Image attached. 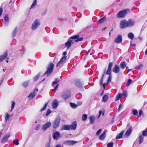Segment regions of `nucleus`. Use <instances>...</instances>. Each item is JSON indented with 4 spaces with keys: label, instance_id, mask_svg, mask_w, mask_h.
<instances>
[{
    "label": "nucleus",
    "instance_id": "obj_1",
    "mask_svg": "<svg viewBox=\"0 0 147 147\" xmlns=\"http://www.w3.org/2000/svg\"><path fill=\"white\" fill-rule=\"evenodd\" d=\"M76 39L74 42H77L78 41H81L83 40V37H80L78 35H75L72 36L69 38L68 41L65 44L66 47H67V49H68L71 46L72 44L74 43V41L71 39Z\"/></svg>",
    "mask_w": 147,
    "mask_h": 147
},
{
    "label": "nucleus",
    "instance_id": "obj_2",
    "mask_svg": "<svg viewBox=\"0 0 147 147\" xmlns=\"http://www.w3.org/2000/svg\"><path fill=\"white\" fill-rule=\"evenodd\" d=\"M54 65L52 63H50L47 67V70L44 74L43 76L46 75L47 77L49 76L51 74L53 71Z\"/></svg>",
    "mask_w": 147,
    "mask_h": 147
},
{
    "label": "nucleus",
    "instance_id": "obj_3",
    "mask_svg": "<svg viewBox=\"0 0 147 147\" xmlns=\"http://www.w3.org/2000/svg\"><path fill=\"white\" fill-rule=\"evenodd\" d=\"M129 12L130 10L129 9H123L117 13V18H123L126 16Z\"/></svg>",
    "mask_w": 147,
    "mask_h": 147
},
{
    "label": "nucleus",
    "instance_id": "obj_4",
    "mask_svg": "<svg viewBox=\"0 0 147 147\" xmlns=\"http://www.w3.org/2000/svg\"><path fill=\"white\" fill-rule=\"evenodd\" d=\"M113 65V63L112 62H111L109 64L108 68L107 71L106 72V74L107 75L109 76L107 80V83H108L111 80V69Z\"/></svg>",
    "mask_w": 147,
    "mask_h": 147
},
{
    "label": "nucleus",
    "instance_id": "obj_5",
    "mask_svg": "<svg viewBox=\"0 0 147 147\" xmlns=\"http://www.w3.org/2000/svg\"><path fill=\"white\" fill-rule=\"evenodd\" d=\"M60 121L61 118L59 117H57L53 125V127L54 129H56L59 126Z\"/></svg>",
    "mask_w": 147,
    "mask_h": 147
},
{
    "label": "nucleus",
    "instance_id": "obj_6",
    "mask_svg": "<svg viewBox=\"0 0 147 147\" xmlns=\"http://www.w3.org/2000/svg\"><path fill=\"white\" fill-rule=\"evenodd\" d=\"M40 25V22L39 20L36 19L32 24L31 28L33 30H35Z\"/></svg>",
    "mask_w": 147,
    "mask_h": 147
},
{
    "label": "nucleus",
    "instance_id": "obj_7",
    "mask_svg": "<svg viewBox=\"0 0 147 147\" xmlns=\"http://www.w3.org/2000/svg\"><path fill=\"white\" fill-rule=\"evenodd\" d=\"M120 27L121 29H124L127 27V21L125 20H123L121 21L120 24Z\"/></svg>",
    "mask_w": 147,
    "mask_h": 147
},
{
    "label": "nucleus",
    "instance_id": "obj_8",
    "mask_svg": "<svg viewBox=\"0 0 147 147\" xmlns=\"http://www.w3.org/2000/svg\"><path fill=\"white\" fill-rule=\"evenodd\" d=\"M74 84L76 86L80 88H82L83 87V83L79 80H76L75 81Z\"/></svg>",
    "mask_w": 147,
    "mask_h": 147
},
{
    "label": "nucleus",
    "instance_id": "obj_9",
    "mask_svg": "<svg viewBox=\"0 0 147 147\" xmlns=\"http://www.w3.org/2000/svg\"><path fill=\"white\" fill-rule=\"evenodd\" d=\"M51 125V123L50 122H47L43 125L42 129L44 131H45L47 129L49 128Z\"/></svg>",
    "mask_w": 147,
    "mask_h": 147
},
{
    "label": "nucleus",
    "instance_id": "obj_10",
    "mask_svg": "<svg viewBox=\"0 0 147 147\" xmlns=\"http://www.w3.org/2000/svg\"><path fill=\"white\" fill-rule=\"evenodd\" d=\"M77 141L74 140H67L65 141L64 144L68 146L73 145L77 143Z\"/></svg>",
    "mask_w": 147,
    "mask_h": 147
},
{
    "label": "nucleus",
    "instance_id": "obj_11",
    "mask_svg": "<svg viewBox=\"0 0 147 147\" xmlns=\"http://www.w3.org/2000/svg\"><path fill=\"white\" fill-rule=\"evenodd\" d=\"M70 129L75 130L77 127V122L76 121H74L71 125H69Z\"/></svg>",
    "mask_w": 147,
    "mask_h": 147
},
{
    "label": "nucleus",
    "instance_id": "obj_12",
    "mask_svg": "<svg viewBox=\"0 0 147 147\" xmlns=\"http://www.w3.org/2000/svg\"><path fill=\"white\" fill-rule=\"evenodd\" d=\"M122 41V36L121 35H119L115 40V42L117 43H120Z\"/></svg>",
    "mask_w": 147,
    "mask_h": 147
},
{
    "label": "nucleus",
    "instance_id": "obj_13",
    "mask_svg": "<svg viewBox=\"0 0 147 147\" xmlns=\"http://www.w3.org/2000/svg\"><path fill=\"white\" fill-rule=\"evenodd\" d=\"M60 134L58 131H56L53 134V137L54 139L57 140L60 137Z\"/></svg>",
    "mask_w": 147,
    "mask_h": 147
},
{
    "label": "nucleus",
    "instance_id": "obj_14",
    "mask_svg": "<svg viewBox=\"0 0 147 147\" xmlns=\"http://www.w3.org/2000/svg\"><path fill=\"white\" fill-rule=\"evenodd\" d=\"M112 71L115 73H118L120 71L119 65L117 64L115 65Z\"/></svg>",
    "mask_w": 147,
    "mask_h": 147
},
{
    "label": "nucleus",
    "instance_id": "obj_15",
    "mask_svg": "<svg viewBox=\"0 0 147 147\" xmlns=\"http://www.w3.org/2000/svg\"><path fill=\"white\" fill-rule=\"evenodd\" d=\"M67 59V57L65 56H63L62 58L61 59L60 61L59 62V63H57V65L56 66L57 67H59L60 66V65L62 64Z\"/></svg>",
    "mask_w": 147,
    "mask_h": 147
},
{
    "label": "nucleus",
    "instance_id": "obj_16",
    "mask_svg": "<svg viewBox=\"0 0 147 147\" xmlns=\"http://www.w3.org/2000/svg\"><path fill=\"white\" fill-rule=\"evenodd\" d=\"M7 52L6 51L3 55L0 56V62L5 60L7 56Z\"/></svg>",
    "mask_w": 147,
    "mask_h": 147
},
{
    "label": "nucleus",
    "instance_id": "obj_17",
    "mask_svg": "<svg viewBox=\"0 0 147 147\" xmlns=\"http://www.w3.org/2000/svg\"><path fill=\"white\" fill-rule=\"evenodd\" d=\"M71 95L69 93H67L63 94L61 96L62 98L64 100H66L67 98L70 97Z\"/></svg>",
    "mask_w": 147,
    "mask_h": 147
},
{
    "label": "nucleus",
    "instance_id": "obj_18",
    "mask_svg": "<svg viewBox=\"0 0 147 147\" xmlns=\"http://www.w3.org/2000/svg\"><path fill=\"white\" fill-rule=\"evenodd\" d=\"M58 102L57 100L55 99L52 102V107L55 109H56L58 106Z\"/></svg>",
    "mask_w": 147,
    "mask_h": 147
},
{
    "label": "nucleus",
    "instance_id": "obj_19",
    "mask_svg": "<svg viewBox=\"0 0 147 147\" xmlns=\"http://www.w3.org/2000/svg\"><path fill=\"white\" fill-rule=\"evenodd\" d=\"M3 19L5 25L7 26L8 25L9 22V18L8 15L7 14H6L4 17Z\"/></svg>",
    "mask_w": 147,
    "mask_h": 147
},
{
    "label": "nucleus",
    "instance_id": "obj_20",
    "mask_svg": "<svg viewBox=\"0 0 147 147\" xmlns=\"http://www.w3.org/2000/svg\"><path fill=\"white\" fill-rule=\"evenodd\" d=\"M134 24V21L132 19H129L127 21V27H131L133 26Z\"/></svg>",
    "mask_w": 147,
    "mask_h": 147
},
{
    "label": "nucleus",
    "instance_id": "obj_21",
    "mask_svg": "<svg viewBox=\"0 0 147 147\" xmlns=\"http://www.w3.org/2000/svg\"><path fill=\"white\" fill-rule=\"evenodd\" d=\"M9 134H7L1 140V142L3 143H5L8 141V138L9 137Z\"/></svg>",
    "mask_w": 147,
    "mask_h": 147
},
{
    "label": "nucleus",
    "instance_id": "obj_22",
    "mask_svg": "<svg viewBox=\"0 0 147 147\" xmlns=\"http://www.w3.org/2000/svg\"><path fill=\"white\" fill-rule=\"evenodd\" d=\"M106 19V18L105 16H104L103 18L100 19L97 22V24H100L102 23H103Z\"/></svg>",
    "mask_w": 147,
    "mask_h": 147
},
{
    "label": "nucleus",
    "instance_id": "obj_23",
    "mask_svg": "<svg viewBox=\"0 0 147 147\" xmlns=\"http://www.w3.org/2000/svg\"><path fill=\"white\" fill-rule=\"evenodd\" d=\"M124 132V131L123 130L119 134H117L116 137V139H118L122 138Z\"/></svg>",
    "mask_w": 147,
    "mask_h": 147
},
{
    "label": "nucleus",
    "instance_id": "obj_24",
    "mask_svg": "<svg viewBox=\"0 0 147 147\" xmlns=\"http://www.w3.org/2000/svg\"><path fill=\"white\" fill-rule=\"evenodd\" d=\"M70 130L69 125H63L61 128V130Z\"/></svg>",
    "mask_w": 147,
    "mask_h": 147
},
{
    "label": "nucleus",
    "instance_id": "obj_25",
    "mask_svg": "<svg viewBox=\"0 0 147 147\" xmlns=\"http://www.w3.org/2000/svg\"><path fill=\"white\" fill-rule=\"evenodd\" d=\"M132 131V129L131 128H129L125 134V136H129L131 133Z\"/></svg>",
    "mask_w": 147,
    "mask_h": 147
},
{
    "label": "nucleus",
    "instance_id": "obj_26",
    "mask_svg": "<svg viewBox=\"0 0 147 147\" xmlns=\"http://www.w3.org/2000/svg\"><path fill=\"white\" fill-rule=\"evenodd\" d=\"M18 27H16L14 30L12 32V37L13 38L15 37L16 35L17 32L18 31Z\"/></svg>",
    "mask_w": 147,
    "mask_h": 147
},
{
    "label": "nucleus",
    "instance_id": "obj_27",
    "mask_svg": "<svg viewBox=\"0 0 147 147\" xmlns=\"http://www.w3.org/2000/svg\"><path fill=\"white\" fill-rule=\"evenodd\" d=\"M95 119V117L93 115H91L90 117V123L91 124L93 123L94 120Z\"/></svg>",
    "mask_w": 147,
    "mask_h": 147
},
{
    "label": "nucleus",
    "instance_id": "obj_28",
    "mask_svg": "<svg viewBox=\"0 0 147 147\" xmlns=\"http://www.w3.org/2000/svg\"><path fill=\"white\" fill-rule=\"evenodd\" d=\"M132 112L133 114L134 115H136L137 118L140 117V116L138 115V111L136 109H132Z\"/></svg>",
    "mask_w": 147,
    "mask_h": 147
},
{
    "label": "nucleus",
    "instance_id": "obj_29",
    "mask_svg": "<svg viewBox=\"0 0 147 147\" xmlns=\"http://www.w3.org/2000/svg\"><path fill=\"white\" fill-rule=\"evenodd\" d=\"M139 144H141L143 142L144 137L142 134H140L139 137Z\"/></svg>",
    "mask_w": 147,
    "mask_h": 147
},
{
    "label": "nucleus",
    "instance_id": "obj_30",
    "mask_svg": "<svg viewBox=\"0 0 147 147\" xmlns=\"http://www.w3.org/2000/svg\"><path fill=\"white\" fill-rule=\"evenodd\" d=\"M127 36L128 38L131 39H133L134 37V34L132 32L129 33L128 34Z\"/></svg>",
    "mask_w": 147,
    "mask_h": 147
},
{
    "label": "nucleus",
    "instance_id": "obj_31",
    "mask_svg": "<svg viewBox=\"0 0 147 147\" xmlns=\"http://www.w3.org/2000/svg\"><path fill=\"white\" fill-rule=\"evenodd\" d=\"M106 136V133L105 132L99 136V139L101 140H103Z\"/></svg>",
    "mask_w": 147,
    "mask_h": 147
},
{
    "label": "nucleus",
    "instance_id": "obj_32",
    "mask_svg": "<svg viewBox=\"0 0 147 147\" xmlns=\"http://www.w3.org/2000/svg\"><path fill=\"white\" fill-rule=\"evenodd\" d=\"M126 66V64L125 62L124 61H123L121 62L120 63V67L122 69H124Z\"/></svg>",
    "mask_w": 147,
    "mask_h": 147
},
{
    "label": "nucleus",
    "instance_id": "obj_33",
    "mask_svg": "<svg viewBox=\"0 0 147 147\" xmlns=\"http://www.w3.org/2000/svg\"><path fill=\"white\" fill-rule=\"evenodd\" d=\"M108 98V96L106 94H105L103 96L102 100L104 102H106Z\"/></svg>",
    "mask_w": 147,
    "mask_h": 147
},
{
    "label": "nucleus",
    "instance_id": "obj_34",
    "mask_svg": "<svg viewBox=\"0 0 147 147\" xmlns=\"http://www.w3.org/2000/svg\"><path fill=\"white\" fill-rule=\"evenodd\" d=\"M29 82V81H28L25 82H24L22 84V85L24 87H26L28 85Z\"/></svg>",
    "mask_w": 147,
    "mask_h": 147
},
{
    "label": "nucleus",
    "instance_id": "obj_35",
    "mask_svg": "<svg viewBox=\"0 0 147 147\" xmlns=\"http://www.w3.org/2000/svg\"><path fill=\"white\" fill-rule=\"evenodd\" d=\"M36 95L34 93L32 92L31 94L29 95L28 97L29 98H32L34 96H35Z\"/></svg>",
    "mask_w": 147,
    "mask_h": 147
},
{
    "label": "nucleus",
    "instance_id": "obj_36",
    "mask_svg": "<svg viewBox=\"0 0 147 147\" xmlns=\"http://www.w3.org/2000/svg\"><path fill=\"white\" fill-rule=\"evenodd\" d=\"M70 105L71 107L73 108H76L78 106L76 104L71 102L70 103Z\"/></svg>",
    "mask_w": 147,
    "mask_h": 147
},
{
    "label": "nucleus",
    "instance_id": "obj_37",
    "mask_svg": "<svg viewBox=\"0 0 147 147\" xmlns=\"http://www.w3.org/2000/svg\"><path fill=\"white\" fill-rule=\"evenodd\" d=\"M37 4V0H34L33 3L31 5L30 9H32Z\"/></svg>",
    "mask_w": 147,
    "mask_h": 147
},
{
    "label": "nucleus",
    "instance_id": "obj_38",
    "mask_svg": "<svg viewBox=\"0 0 147 147\" xmlns=\"http://www.w3.org/2000/svg\"><path fill=\"white\" fill-rule=\"evenodd\" d=\"M40 75V73L39 72L38 73V75L34 78V81H36L39 78V77Z\"/></svg>",
    "mask_w": 147,
    "mask_h": 147
},
{
    "label": "nucleus",
    "instance_id": "obj_39",
    "mask_svg": "<svg viewBox=\"0 0 147 147\" xmlns=\"http://www.w3.org/2000/svg\"><path fill=\"white\" fill-rule=\"evenodd\" d=\"M87 117V115L86 114H83L82 116V120L85 121L86 120Z\"/></svg>",
    "mask_w": 147,
    "mask_h": 147
},
{
    "label": "nucleus",
    "instance_id": "obj_40",
    "mask_svg": "<svg viewBox=\"0 0 147 147\" xmlns=\"http://www.w3.org/2000/svg\"><path fill=\"white\" fill-rule=\"evenodd\" d=\"M11 109L10 110V112H11L13 109V108L14 107L15 105V102L14 101H12L11 102Z\"/></svg>",
    "mask_w": 147,
    "mask_h": 147
},
{
    "label": "nucleus",
    "instance_id": "obj_41",
    "mask_svg": "<svg viewBox=\"0 0 147 147\" xmlns=\"http://www.w3.org/2000/svg\"><path fill=\"white\" fill-rule=\"evenodd\" d=\"M121 94L120 93H119L116 96V100H119L121 97Z\"/></svg>",
    "mask_w": 147,
    "mask_h": 147
},
{
    "label": "nucleus",
    "instance_id": "obj_42",
    "mask_svg": "<svg viewBox=\"0 0 147 147\" xmlns=\"http://www.w3.org/2000/svg\"><path fill=\"white\" fill-rule=\"evenodd\" d=\"M48 104V102H47V103H45V105L40 110V112H41V111H44V110H45L46 108V107L47 105Z\"/></svg>",
    "mask_w": 147,
    "mask_h": 147
},
{
    "label": "nucleus",
    "instance_id": "obj_43",
    "mask_svg": "<svg viewBox=\"0 0 147 147\" xmlns=\"http://www.w3.org/2000/svg\"><path fill=\"white\" fill-rule=\"evenodd\" d=\"M132 81V80L131 79H129L128 80L127 82V83L126 86V87H128L130 84H131Z\"/></svg>",
    "mask_w": 147,
    "mask_h": 147
},
{
    "label": "nucleus",
    "instance_id": "obj_44",
    "mask_svg": "<svg viewBox=\"0 0 147 147\" xmlns=\"http://www.w3.org/2000/svg\"><path fill=\"white\" fill-rule=\"evenodd\" d=\"M10 115L8 113H7L6 114V117H5V119L6 121H7V120H9L10 118Z\"/></svg>",
    "mask_w": 147,
    "mask_h": 147
},
{
    "label": "nucleus",
    "instance_id": "obj_45",
    "mask_svg": "<svg viewBox=\"0 0 147 147\" xmlns=\"http://www.w3.org/2000/svg\"><path fill=\"white\" fill-rule=\"evenodd\" d=\"M19 140H16L13 141V143L16 145H18L19 144Z\"/></svg>",
    "mask_w": 147,
    "mask_h": 147
},
{
    "label": "nucleus",
    "instance_id": "obj_46",
    "mask_svg": "<svg viewBox=\"0 0 147 147\" xmlns=\"http://www.w3.org/2000/svg\"><path fill=\"white\" fill-rule=\"evenodd\" d=\"M142 66H143V65L142 64H140L138 66H136L135 67V69L137 70L139 69L142 67Z\"/></svg>",
    "mask_w": 147,
    "mask_h": 147
},
{
    "label": "nucleus",
    "instance_id": "obj_47",
    "mask_svg": "<svg viewBox=\"0 0 147 147\" xmlns=\"http://www.w3.org/2000/svg\"><path fill=\"white\" fill-rule=\"evenodd\" d=\"M113 142L109 143L107 145V147H113Z\"/></svg>",
    "mask_w": 147,
    "mask_h": 147
},
{
    "label": "nucleus",
    "instance_id": "obj_48",
    "mask_svg": "<svg viewBox=\"0 0 147 147\" xmlns=\"http://www.w3.org/2000/svg\"><path fill=\"white\" fill-rule=\"evenodd\" d=\"M143 136H147V130L146 129L144 131L143 133L142 134Z\"/></svg>",
    "mask_w": 147,
    "mask_h": 147
},
{
    "label": "nucleus",
    "instance_id": "obj_49",
    "mask_svg": "<svg viewBox=\"0 0 147 147\" xmlns=\"http://www.w3.org/2000/svg\"><path fill=\"white\" fill-rule=\"evenodd\" d=\"M51 111L50 109H48L47 110V112L46 113V114L45 115L46 116H47L49 115L51 113Z\"/></svg>",
    "mask_w": 147,
    "mask_h": 147
},
{
    "label": "nucleus",
    "instance_id": "obj_50",
    "mask_svg": "<svg viewBox=\"0 0 147 147\" xmlns=\"http://www.w3.org/2000/svg\"><path fill=\"white\" fill-rule=\"evenodd\" d=\"M123 107V105H122V104H120L119 105V108H118V109H117V111H118V112H119L120 110L121 109V108Z\"/></svg>",
    "mask_w": 147,
    "mask_h": 147
},
{
    "label": "nucleus",
    "instance_id": "obj_51",
    "mask_svg": "<svg viewBox=\"0 0 147 147\" xmlns=\"http://www.w3.org/2000/svg\"><path fill=\"white\" fill-rule=\"evenodd\" d=\"M58 20L61 21H65L67 20L66 18H58Z\"/></svg>",
    "mask_w": 147,
    "mask_h": 147
},
{
    "label": "nucleus",
    "instance_id": "obj_52",
    "mask_svg": "<svg viewBox=\"0 0 147 147\" xmlns=\"http://www.w3.org/2000/svg\"><path fill=\"white\" fill-rule=\"evenodd\" d=\"M102 129H99L97 131L96 133V135H98L99 134H100L101 132Z\"/></svg>",
    "mask_w": 147,
    "mask_h": 147
},
{
    "label": "nucleus",
    "instance_id": "obj_53",
    "mask_svg": "<svg viewBox=\"0 0 147 147\" xmlns=\"http://www.w3.org/2000/svg\"><path fill=\"white\" fill-rule=\"evenodd\" d=\"M40 125L38 124L36 127L35 130H38L40 128Z\"/></svg>",
    "mask_w": 147,
    "mask_h": 147
},
{
    "label": "nucleus",
    "instance_id": "obj_54",
    "mask_svg": "<svg viewBox=\"0 0 147 147\" xmlns=\"http://www.w3.org/2000/svg\"><path fill=\"white\" fill-rule=\"evenodd\" d=\"M58 86H59V84H57V85L55 86L54 89H53V91L54 92H55L56 91V90L57 89V87H58Z\"/></svg>",
    "mask_w": 147,
    "mask_h": 147
},
{
    "label": "nucleus",
    "instance_id": "obj_55",
    "mask_svg": "<svg viewBox=\"0 0 147 147\" xmlns=\"http://www.w3.org/2000/svg\"><path fill=\"white\" fill-rule=\"evenodd\" d=\"M3 11V9L2 7L0 8V17H1Z\"/></svg>",
    "mask_w": 147,
    "mask_h": 147
},
{
    "label": "nucleus",
    "instance_id": "obj_56",
    "mask_svg": "<svg viewBox=\"0 0 147 147\" xmlns=\"http://www.w3.org/2000/svg\"><path fill=\"white\" fill-rule=\"evenodd\" d=\"M106 69H104V72L103 73V74L102 75V77L101 78H102L103 79L104 77V76L105 74H106Z\"/></svg>",
    "mask_w": 147,
    "mask_h": 147
},
{
    "label": "nucleus",
    "instance_id": "obj_57",
    "mask_svg": "<svg viewBox=\"0 0 147 147\" xmlns=\"http://www.w3.org/2000/svg\"><path fill=\"white\" fill-rule=\"evenodd\" d=\"M122 95L125 97H126L127 96V93L125 92H123Z\"/></svg>",
    "mask_w": 147,
    "mask_h": 147
},
{
    "label": "nucleus",
    "instance_id": "obj_58",
    "mask_svg": "<svg viewBox=\"0 0 147 147\" xmlns=\"http://www.w3.org/2000/svg\"><path fill=\"white\" fill-rule=\"evenodd\" d=\"M103 79L102 78H101L100 81V84L101 85L103 84Z\"/></svg>",
    "mask_w": 147,
    "mask_h": 147
},
{
    "label": "nucleus",
    "instance_id": "obj_59",
    "mask_svg": "<svg viewBox=\"0 0 147 147\" xmlns=\"http://www.w3.org/2000/svg\"><path fill=\"white\" fill-rule=\"evenodd\" d=\"M130 45L131 47L135 46H136V44L135 43L133 44L132 42H131L130 43Z\"/></svg>",
    "mask_w": 147,
    "mask_h": 147
},
{
    "label": "nucleus",
    "instance_id": "obj_60",
    "mask_svg": "<svg viewBox=\"0 0 147 147\" xmlns=\"http://www.w3.org/2000/svg\"><path fill=\"white\" fill-rule=\"evenodd\" d=\"M57 82H56L55 81L54 82H53L52 83V86H54L55 84H57Z\"/></svg>",
    "mask_w": 147,
    "mask_h": 147
},
{
    "label": "nucleus",
    "instance_id": "obj_61",
    "mask_svg": "<svg viewBox=\"0 0 147 147\" xmlns=\"http://www.w3.org/2000/svg\"><path fill=\"white\" fill-rule=\"evenodd\" d=\"M139 114L140 115H141L143 114V112L142 110H140L139 111Z\"/></svg>",
    "mask_w": 147,
    "mask_h": 147
},
{
    "label": "nucleus",
    "instance_id": "obj_62",
    "mask_svg": "<svg viewBox=\"0 0 147 147\" xmlns=\"http://www.w3.org/2000/svg\"><path fill=\"white\" fill-rule=\"evenodd\" d=\"M55 81L57 83L60 81V80L58 78H56L55 80Z\"/></svg>",
    "mask_w": 147,
    "mask_h": 147
},
{
    "label": "nucleus",
    "instance_id": "obj_63",
    "mask_svg": "<svg viewBox=\"0 0 147 147\" xmlns=\"http://www.w3.org/2000/svg\"><path fill=\"white\" fill-rule=\"evenodd\" d=\"M67 53V52L66 51H64L62 55L64 56H65L66 55Z\"/></svg>",
    "mask_w": 147,
    "mask_h": 147
},
{
    "label": "nucleus",
    "instance_id": "obj_64",
    "mask_svg": "<svg viewBox=\"0 0 147 147\" xmlns=\"http://www.w3.org/2000/svg\"><path fill=\"white\" fill-rule=\"evenodd\" d=\"M55 147H61V146L59 144H58L56 146H55Z\"/></svg>",
    "mask_w": 147,
    "mask_h": 147
}]
</instances>
